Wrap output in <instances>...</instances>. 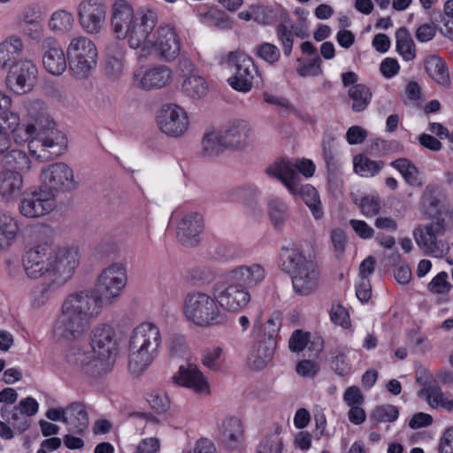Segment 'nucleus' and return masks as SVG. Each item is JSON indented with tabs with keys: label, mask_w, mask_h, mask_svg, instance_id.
I'll list each match as a JSON object with an SVG mask.
<instances>
[{
	"label": "nucleus",
	"mask_w": 453,
	"mask_h": 453,
	"mask_svg": "<svg viewBox=\"0 0 453 453\" xmlns=\"http://www.w3.org/2000/svg\"><path fill=\"white\" fill-rule=\"evenodd\" d=\"M25 43L18 35H10L0 42V69L10 67L22 55Z\"/></svg>",
	"instance_id": "obj_29"
},
{
	"label": "nucleus",
	"mask_w": 453,
	"mask_h": 453,
	"mask_svg": "<svg viewBox=\"0 0 453 453\" xmlns=\"http://www.w3.org/2000/svg\"><path fill=\"white\" fill-rule=\"evenodd\" d=\"M331 365L333 370L341 376L347 375L350 372V365L347 360L346 354L342 350L336 351Z\"/></svg>",
	"instance_id": "obj_56"
},
{
	"label": "nucleus",
	"mask_w": 453,
	"mask_h": 453,
	"mask_svg": "<svg viewBox=\"0 0 453 453\" xmlns=\"http://www.w3.org/2000/svg\"><path fill=\"white\" fill-rule=\"evenodd\" d=\"M296 194H300L304 203L311 209L312 214L316 219H319L322 216V211L320 207V200L319 194L315 188L311 185L301 186L299 184V190Z\"/></svg>",
	"instance_id": "obj_44"
},
{
	"label": "nucleus",
	"mask_w": 453,
	"mask_h": 453,
	"mask_svg": "<svg viewBox=\"0 0 453 453\" xmlns=\"http://www.w3.org/2000/svg\"><path fill=\"white\" fill-rule=\"evenodd\" d=\"M425 67L433 81L444 87H449L450 78L444 60L437 55H430L425 60Z\"/></svg>",
	"instance_id": "obj_31"
},
{
	"label": "nucleus",
	"mask_w": 453,
	"mask_h": 453,
	"mask_svg": "<svg viewBox=\"0 0 453 453\" xmlns=\"http://www.w3.org/2000/svg\"><path fill=\"white\" fill-rule=\"evenodd\" d=\"M23 35L29 40L34 42H41L43 40L44 29L42 22L20 26Z\"/></svg>",
	"instance_id": "obj_59"
},
{
	"label": "nucleus",
	"mask_w": 453,
	"mask_h": 453,
	"mask_svg": "<svg viewBox=\"0 0 453 453\" xmlns=\"http://www.w3.org/2000/svg\"><path fill=\"white\" fill-rule=\"evenodd\" d=\"M68 424H73L74 432L82 434L88 426V418L81 403H73L67 406Z\"/></svg>",
	"instance_id": "obj_40"
},
{
	"label": "nucleus",
	"mask_w": 453,
	"mask_h": 453,
	"mask_svg": "<svg viewBox=\"0 0 453 453\" xmlns=\"http://www.w3.org/2000/svg\"><path fill=\"white\" fill-rule=\"evenodd\" d=\"M74 24V17L71 12L58 9L50 15L47 27L53 35H64L73 31Z\"/></svg>",
	"instance_id": "obj_30"
},
{
	"label": "nucleus",
	"mask_w": 453,
	"mask_h": 453,
	"mask_svg": "<svg viewBox=\"0 0 453 453\" xmlns=\"http://www.w3.org/2000/svg\"><path fill=\"white\" fill-rule=\"evenodd\" d=\"M448 274L445 272L439 273L428 283L427 288L434 294H444L450 290L451 285L447 280Z\"/></svg>",
	"instance_id": "obj_52"
},
{
	"label": "nucleus",
	"mask_w": 453,
	"mask_h": 453,
	"mask_svg": "<svg viewBox=\"0 0 453 453\" xmlns=\"http://www.w3.org/2000/svg\"><path fill=\"white\" fill-rule=\"evenodd\" d=\"M396 50L405 61H411L416 58V47L411 35L404 27L395 32Z\"/></svg>",
	"instance_id": "obj_36"
},
{
	"label": "nucleus",
	"mask_w": 453,
	"mask_h": 453,
	"mask_svg": "<svg viewBox=\"0 0 453 453\" xmlns=\"http://www.w3.org/2000/svg\"><path fill=\"white\" fill-rule=\"evenodd\" d=\"M157 125L168 136L180 137L187 132L189 126L188 112L178 104H165L157 116Z\"/></svg>",
	"instance_id": "obj_17"
},
{
	"label": "nucleus",
	"mask_w": 453,
	"mask_h": 453,
	"mask_svg": "<svg viewBox=\"0 0 453 453\" xmlns=\"http://www.w3.org/2000/svg\"><path fill=\"white\" fill-rule=\"evenodd\" d=\"M30 122L15 134L17 142H28L30 153L37 159H45V153L58 157L67 148V137L56 127L40 101L24 103Z\"/></svg>",
	"instance_id": "obj_4"
},
{
	"label": "nucleus",
	"mask_w": 453,
	"mask_h": 453,
	"mask_svg": "<svg viewBox=\"0 0 453 453\" xmlns=\"http://www.w3.org/2000/svg\"><path fill=\"white\" fill-rule=\"evenodd\" d=\"M24 188V177L18 171H0V203H10L17 200Z\"/></svg>",
	"instance_id": "obj_25"
},
{
	"label": "nucleus",
	"mask_w": 453,
	"mask_h": 453,
	"mask_svg": "<svg viewBox=\"0 0 453 453\" xmlns=\"http://www.w3.org/2000/svg\"><path fill=\"white\" fill-rule=\"evenodd\" d=\"M349 224L360 238L369 239L374 234L373 228L364 220L350 219Z\"/></svg>",
	"instance_id": "obj_63"
},
{
	"label": "nucleus",
	"mask_w": 453,
	"mask_h": 453,
	"mask_svg": "<svg viewBox=\"0 0 453 453\" xmlns=\"http://www.w3.org/2000/svg\"><path fill=\"white\" fill-rule=\"evenodd\" d=\"M358 206L364 216L372 218L380 211V199L376 196H365L362 197Z\"/></svg>",
	"instance_id": "obj_47"
},
{
	"label": "nucleus",
	"mask_w": 453,
	"mask_h": 453,
	"mask_svg": "<svg viewBox=\"0 0 453 453\" xmlns=\"http://www.w3.org/2000/svg\"><path fill=\"white\" fill-rule=\"evenodd\" d=\"M127 280L124 265L113 263L98 274L95 292L82 289L68 294L51 324L52 339L57 342L83 339L101 315L103 306L113 303L121 296Z\"/></svg>",
	"instance_id": "obj_1"
},
{
	"label": "nucleus",
	"mask_w": 453,
	"mask_h": 453,
	"mask_svg": "<svg viewBox=\"0 0 453 453\" xmlns=\"http://www.w3.org/2000/svg\"><path fill=\"white\" fill-rule=\"evenodd\" d=\"M38 81V68L29 58H20L9 67L5 87L12 94L23 96L30 93Z\"/></svg>",
	"instance_id": "obj_12"
},
{
	"label": "nucleus",
	"mask_w": 453,
	"mask_h": 453,
	"mask_svg": "<svg viewBox=\"0 0 453 453\" xmlns=\"http://www.w3.org/2000/svg\"><path fill=\"white\" fill-rule=\"evenodd\" d=\"M256 54L269 64L276 63L280 57V50L274 44L269 42L257 45Z\"/></svg>",
	"instance_id": "obj_49"
},
{
	"label": "nucleus",
	"mask_w": 453,
	"mask_h": 453,
	"mask_svg": "<svg viewBox=\"0 0 453 453\" xmlns=\"http://www.w3.org/2000/svg\"><path fill=\"white\" fill-rule=\"evenodd\" d=\"M172 380L177 385L192 389L197 394L205 395L210 394V386L206 377L194 364L180 365Z\"/></svg>",
	"instance_id": "obj_21"
},
{
	"label": "nucleus",
	"mask_w": 453,
	"mask_h": 453,
	"mask_svg": "<svg viewBox=\"0 0 453 453\" xmlns=\"http://www.w3.org/2000/svg\"><path fill=\"white\" fill-rule=\"evenodd\" d=\"M266 173L279 179L290 193L296 195L299 190V177L295 165L291 162L285 159L277 160L266 169Z\"/></svg>",
	"instance_id": "obj_26"
},
{
	"label": "nucleus",
	"mask_w": 453,
	"mask_h": 453,
	"mask_svg": "<svg viewBox=\"0 0 453 453\" xmlns=\"http://www.w3.org/2000/svg\"><path fill=\"white\" fill-rule=\"evenodd\" d=\"M226 65L231 73L227 79L229 86L238 92L250 91L257 73L253 59L241 52H231L227 56Z\"/></svg>",
	"instance_id": "obj_13"
},
{
	"label": "nucleus",
	"mask_w": 453,
	"mask_h": 453,
	"mask_svg": "<svg viewBox=\"0 0 453 453\" xmlns=\"http://www.w3.org/2000/svg\"><path fill=\"white\" fill-rule=\"evenodd\" d=\"M70 69L74 76L84 79L96 67L97 50L95 43L87 36L73 37L67 46Z\"/></svg>",
	"instance_id": "obj_10"
},
{
	"label": "nucleus",
	"mask_w": 453,
	"mask_h": 453,
	"mask_svg": "<svg viewBox=\"0 0 453 453\" xmlns=\"http://www.w3.org/2000/svg\"><path fill=\"white\" fill-rule=\"evenodd\" d=\"M372 92L365 84L354 85L348 89L351 109L356 112L364 111L372 99Z\"/></svg>",
	"instance_id": "obj_39"
},
{
	"label": "nucleus",
	"mask_w": 453,
	"mask_h": 453,
	"mask_svg": "<svg viewBox=\"0 0 453 453\" xmlns=\"http://www.w3.org/2000/svg\"><path fill=\"white\" fill-rule=\"evenodd\" d=\"M180 91L188 98L196 101L205 98L210 92V84L202 73L188 60L184 61Z\"/></svg>",
	"instance_id": "obj_18"
},
{
	"label": "nucleus",
	"mask_w": 453,
	"mask_h": 453,
	"mask_svg": "<svg viewBox=\"0 0 453 453\" xmlns=\"http://www.w3.org/2000/svg\"><path fill=\"white\" fill-rule=\"evenodd\" d=\"M161 343L159 328L143 322L134 328L129 338L128 370L134 376L141 375L155 358Z\"/></svg>",
	"instance_id": "obj_7"
},
{
	"label": "nucleus",
	"mask_w": 453,
	"mask_h": 453,
	"mask_svg": "<svg viewBox=\"0 0 453 453\" xmlns=\"http://www.w3.org/2000/svg\"><path fill=\"white\" fill-rule=\"evenodd\" d=\"M227 148L225 138L220 131L208 130L202 138V151L203 155L213 157L220 154Z\"/></svg>",
	"instance_id": "obj_35"
},
{
	"label": "nucleus",
	"mask_w": 453,
	"mask_h": 453,
	"mask_svg": "<svg viewBox=\"0 0 453 453\" xmlns=\"http://www.w3.org/2000/svg\"><path fill=\"white\" fill-rule=\"evenodd\" d=\"M281 325V316L279 312H273L265 324L256 321L253 326V334L263 341L276 342V336Z\"/></svg>",
	"instance_id": "obj_33"
},
{
	"label": "nucleus",
	"mask_w": 453,
	"mask_h": 453,
	"mask_svg": "<svg viewBox=\"0 0 453 453\" xmlns=\"http://www.w3.org/2000/svg\"><path fill=\"white\" fill-rule=\"evenodd\" d=\"M42 51V65L52 75H61L66 70V59L64 50L53 36L48 35L40 43Z\"/></svg>",
	"instance_id": "obj_19"
},
{
	"label": "nucleus",
	"mask_w": 453,
	"mask_h": 453,
	"mask_svg": "<svg viewBox=\"0 0 453 453\" xmlns=\"http://www.w3.org/2000/svg\"><path fill=\"white\" fill-rule=\"evenodd\" d=\"M90 350H71L67 363L74 369L100 376L111 370L118 353L119 343L115 329L109 324L96 326L90 333Z\"/></svg>",
	"instance_id": "obj_5"
},
{
	"label": "nucleus",
	"mask_w": 453,
	"mask_h": 453,
	"mask_svg": "<svg viewBox=\"0 0 453 453\" xmlns=\"http://www.w3.org/2000/svg\"><path fill=\"white\" fill-rule=\"evenodd\" d=\"M446 230L445 219L440 216L418 225L413 230V237L418 248L426 254L440 258L449 250V244L442 239Z\"/></svg>",
	"instance_id": "obj_9"
},
{
	"label": "nucleus",
	"mask_w": 453,
	"mask_h": 453,
	"mask_svg": "<svg viewBox=\"0 0 453 453\" xmlns=\"http://www.w3.org/2000/svg\"><path fill=\"white\" fill-rule=\"evenodd\" d=\"M398 417V410L394 405H383L376 407L371 418L377 422H392Z\"/></svg>",
	"instance_id": "obj_50"
},
{
	"label": "nucleus",
	"mask_w": 453,
	"mask_h": 453,
	"mask_svg": "<svg viewBox=\"0 0 453 453\" xmlns=\"http://www.w3.org/2000/svg\"><path fill=\"white\" fill-rule=\"evenodd\" d=\"M117 243L110 239H104L94 247V252L101 257L112 255L117 252Z\"/></svg>",
	"instance_id": "obj_61"
},
{
	"label": "nucleus",
	"mask_w": 453,
	"mask_h": 453,
	"mask_svg": "<svg viewBox=\"0 0 453 453\" xmlns=\"http://www.w3.org/2000/svg\"><path fill=\"white\" fill-rule=\"evenodd\" d=\"M111 28L117 40H125L130 49L139 50L140 58L155 54L170 62L180 52V38L175 27L167 23L157 26L158 14L150 8L134 10L127 0H115L111 5Z\"/></svg>",
	"instance_id": "obj_2"
},
{
	"label": "nucleus",
	"mask_w": 453,
	"mask_h": 453,
	"mask_svg": "<svg viewBox=\"0 0 453 453\" xmlns=\"http://www.w3.org/2000/svg\"><path fill=\"white\" fill-rule=\"evenodd\" d=\"M354 171L362 177H372L382 168L381 162L373 161L364 155H357L353 159Z\"/></svg>",
	"instance_id": "obj_42"
},
{
	"label": "nucleus",
	"mask_w": 453,
	"mask_h": 453,
	"mask_svg": "<svg viewBox=\"0 0 453 453\" xmlns=\"http://www.w3.org/2000/svg\"><path fill=\"white\" fill-rule=\"evenodd\" d=\"M55 207L56 198L52 193L39 186L23 196L19 211L22 216L35 219L49 214Z\"/></svg>",
	"instance_id": "obj_16"
},
{
	"label": "nucleus",
	"mask_w": 453,
	"mask_h": 453,
	"mask_svg": "<svg viewBox=\"0 0 453 453\" xmlns=\"http://www.w3.org/2000/svg\"><path fill=\"white\" fill-rule=\"evenodd\" d=\"M147 401L150 407L159 413L165 412L170 408L169 396L159 390H153L149 393Z\"/></svg>",
	"instance_id": "obj_46"
},
{
	"label": "nucleus",
	"mask_w": 453,
	"mask_h": 453,
	"mask_svg": "<svg viewBox=\"0 0 453 453\" xmlns=\"http://www.w3.org/2000/svg\"><path fill=\"white\" fill-rule=\"evenodd\" d=\"M224 439L230 443L241 442L243 439L242 424L238 418H229L221 425Z\"/></svg>",
	"instance_id": "obj_41"
},
{
	"label": "nucleus",
	"mask_w": 453,
	"mask_h": 453,
	"mask_svg": "<svg viewBox=\"0 0 453 453\" xmlns=\"http://www.w3.org/2000/svg\"><path fill=\"white\" fill-rule=\"evenodd\" d=\"M269 216L274 227L282 228L288 219L286 203L279 199H272L269 203Z\"/></svg>",
	"instance_id": "obj_45"
},
{
	"label": "nucleus",
	"mask_w": 453,
	"mask_h": 453,
	"mask_svg": "<svg viewBox=\"0 0 453 453\" xmlns=\"http://www.w3.org/2000/svg\"><path fill=\"white\" fill-rule=\"evenodd\" d=\"M125 66V49L119 42L108 43L104 49V68L106 74L113 79L119 78Z\"/></svg>",
	"instance_id": "obj_28"
},
{
	"label": "nucleus",
	"mask_w": 453,
	"mask_h": 453,
	"mask_svg": "<svg viewBox=\"0 0 453 453\" xmlns=\"http://www.w3.org/2000/svg\"><path fill=\"white\" fill-rule=\"evenodd\" d=\"M4 169H11L22 173L31 169V161L27 155L19 150H12L2 157Z\"/></svg>",
	"instance_id": "obj_38"
},
{
	"label": "nucleus",
	"mask_w": 453,
	"mask_h": 453,
	"mask_svg": "<svg viewBox=\"0 0 453 453\" xmlns=\"http://www.w3.org/2000/svg\"><path fill=\"white\" fill-rule=\"evenodd\" d=\"M265 278V271L262 265L251 263L236 266L226 273V279L240 285L256 287Z\"/></svg>",
	"instance_id": "obj_22"
},
{
	"label": "nucleus",
	"mask_w": 453,
	"mask_h": 453,
	"mask_svg": "<svg viewBox=\"0 0 453 453\" xmlns=\"http://www.w3.org/2000/svg\"><path fill=\"white\" fill-rule=\"evenodd\" d=\"M77 17L81 27L86 34L98 35L105 27L106 4L104 0H81L77 5Z\"/></svg>",
	"instance_id": "obj_15"
},
{
	"label": "nucleus",
	"mask_w": 453,
	"mask_h": 453,
	"mask_svg": "<svg viewBox=\"0 0 453 453\" xmlns=\"http://www.w3.org/2000/svg\"><path fill=\"white\" fill-rule=\"evenodd\" d=\"M14 408L28 418L37 414L39 403L35 398L27 396L22 398Z\"/></svg>",
	"instance_id": "obj_57"
},
{
	"label": "nucleus",
	"mask_w": 453,
	"mask_h": 453,
	"mask_svg": "<svg viewBox=\"0 0 453 453\" xmlns=\"http://www.w3.org/2000/svg\"><path fill=\"white\" fill-rule=\"evenodd\" d=\"M203 231V218L196 211L184 214L178 223L176 236L184 246L194 247L200 242Z\"/></svg>",
	"instance_id": "obj_20"
},
{
	"label": "nucleus",
	"mask_w": 453,
	"mask_h": 453,
	"mask_svg": "<svg viewBox=\"0 0 453 453\" xmlns=\"http://www.w3.org/2000/svg\"><path fill=\"white\" fill-rule=\"evenodd\" d=\"M282 265L290 275L296 295L307 296L314 293L319 285L320 272L317 264L295 245H285L281 249Z\"/></svg>",
	"instance_id": "obj_6"
},
{
	"label": "nucleus",
	"mask_w": 453,
	"mask_h": 453,
	"mask_svg": "<svg viewBox=\"0 0 453 453\" xmlns=\"http://www.w3.org/2000/svg\"><path fill=\"white\" fill-rule=\"evenodd\" d=\"M213 293L219 308L228 311H238L245 308L251 299V295L247 288L235 281L226 279L213 286Z\"/></svg>",
	"instance_id": "obj_14"
},
{
	"label": "nucleus",
	"mask_w": 453,
	"mask_h": 453,
	"mask_svg": "<svg viewBox=\"0 0 453 453\" xmlns=\"http://www.w3.org/2000/svg\"><path fill=\"white\" fill-rule=\"evenodd\" d=\"M80 259L79 250L74 247L43 242L29 249L22 257L26 276L30 280H45L31 294V307H44L53 294L73 278L80 265Z\"/></svg>",
	"instance_id": "obj_3"
},
{
	"label": "nucleus",
	"mask_w": 453,
	"mask_h": 453,
	"mask_svg": "<svg viewBox=\"0 0 453 453\" xmlns=\"http://www.w3.org/2000/svg\"><path fill=\"white\" fill-rule=\"evenodd\" d=\"M18 233L17 220L10 213L0 211V250L10 247Z\"/></svg>",
	"instance_id": "obj_34"
},
{
	"label": "nucleus",
	"mask_w": 453,
	"mask_h": 453,
	"mask_svg": "<svg viewBox=\"0 0 453 453\" xmlns=\"http://www.w3.org/2000/svg\"><path fill=\"white\" fill-rule=\"evenodd\" d=\"M43 19V11L38 4L27 6L20 16V26L42 22Z\"/></svg>",
	"instance_id": "obj_48"
},
{
	"label": "nucleus",
	"mask_w": 453,
	"mask_h": 453,
	"mask_svg": "<svg viewBox=\"0 0 453 453\" xmlns=\"http://www.w3.org/2000/svg\"><path fill=\"white\" fill-rule=\"evenodd\" d=\"M297 73L302 77L318 76L322 73L321 60L316 56L309 63L301 64L296 70Z\"/></svg>",
	"instance_id": "obj_54"
},
{
	"label": "nucleus",
	"mask_w": 453,
	"mask_h": 453,
	"mask_svg": "<svg viewBox=\"0 0 453 453\" xmlns=\"http://www.w3.org/2000/svg\"><path fill=\"white\" fill-rule=\"evenodd\" d=\"M222 134L228 149L242 150L250 144L253 131L246 120L235 119L226 127Z\"/></svg>",
	"instance_id": "obj_23"
},
{
	"label": "nucleus",
	"mask_w": 453,
	"mask_h": 453,
	"mask_svg": "<svg viewBox=\"0 0 453 453\" xmlns=\"http://www.w3.org/2000/svg\"><path fill=\"white\" fill-rule=\"evenodd\" d=\"M426 395L428 404L432 408H442L448 411H453V395L442 392L440 388L422 389L418 395Z\"/></svg>",
	"instance_id": "obj_37"
},
{
	"label": "nucleus",
	"mask_w": 453,
	"mask_h": 453,
	"mask_svg": "<svg viewBox=\"0 0 453 453\" xmlns=\"http://www.w3.org/2000/svg\"><path fill=\"white\" fill-rule=\"evenodd\" d=\"M397 169L404 180L411 186H421L422 181L418 176L417 167L406 158H399L391 163Z\"/></svg>",
	"instance_id": "obj_43"
},
{
	"label": "nucleus",
	"mask_w": 453,
	"mask_h": 453,
	"mask_svg": "<svg viewBox=\"0 0 453 453\" xmlns=\"http://www.w3.org/2000/svg\"><path fill=\"white\" fill-rule=\"evenodd\" d=\"M39 177L40 186L52 193L55 198L58 194L73 191L80 185L73 168L64 162L51 163L43 166Z\"/></svg>",
	"instance_id": "obj_11"
},
{
	"label": "nucleus",
	"mask_w": 453,
	"mask_h": 453,
	"mask_svg": "<svg viewBox=\"0 0 453 453\" xmlns=\"http://www.w3.org/2000/svg\"><path fill=\"white\" fill-rule=\"evenodd\" d=\"M182 310L186 319L196 326L208 327L223 321L214 294L200 290L189 291L184 297Z\"/></svg>",
	"instance_id": "obj_8"
},
{
	"label": "nucleus",
	"mask_w": 453,
	"mask_h": 453,
	"mask_svg": "<svg viewBox=\"0 0 453 453\" xmlns=\"http://www.w3.org/2000/svg\"><path fill=\"white\" fill-rule=\"evenodd\" d=\"M319 370V365L313 360H302L296 367L297 374L304 378H313Z\"/></svg>",
	"instance_id": "obj_58"
},
{
	"label": "nucleus",
	"mask_w": 453,
	"mask_h": 453,
	"mask_svg": "<svg viewBox=\"0 0 453 453\" xmlns=\"http://www.w3.org/2000/svg\"><path fill=\"white\" fill-rule=\"evenodd\" d=\"M223 354V349L219 346H215L211 349H207L202 357V364L213 371L219 369V360Z\"/></svg>",
	"instance_id": "obj_51"
},
{
	"label": "nucleus",
	"mask_w": 453,
	"mask_h": 453,
	"mask_svg": "<svg viewBox=\"0 0 453 453\" xmlns=\"http://www.w3.org/2000/svg\"><path fill=\"white\" fill-rule=\"evenodd\" d=\"M309 333H304L302 330H296L288 341L289 349L294 352H300L303 350L309 342Z\"/></svg>",
	"instance_id": "obj_55"
},
{
	"label": "nucleus",
	"mask_w": 453,
	"mask_h": 453,
	"mask_svg": "<svg viewBox=\"0 0 453 453\" xmlns=\"http://www.w3.org/2000/svg\"><path fill=\"white\" fill-rule=\"evenodd\" d=\"M276 348V342L258 339L247 358V365L253 371H261L272 360Z\"/></svg>",
	"instance_id": "obj_27"
},
{
	"label": "nucleus",
	"mask_w": 453,
	"mask_h": 453,
	"mask_svg": "<svg viewBox=\"0 0 453 453\" xmlns=\"http://www.w3.org/2000/svg\"><path fill=\"white\" fill-rule=\"evenodd\" d=\"M331 319L342 326V327H349L350 326V320L348 311L342 305L333 306L330 311Z\"/></svg>",
	"instance_id": "obj_60"
},
{
	"label": "nucleus",
	"mask_w": 453,
	"mask_h": 453,
	"mask_svg": "<svg viewBox=\"0 0 453 453\" xmlns=\"http://www.w3.org/2000/svg\"><path fill=\"white\" fill-rule=\"evenodd\" d=\"M12 104V97L0 90V119L6 125L5 128L9 129L15 135L19 131H22V128H19V115L11 111Z\"/></svg>",
	"instance_id": "obj_32"
},
{
	"label": "nucleus",
	"mask_w": 453,
	"mask_h": 453,
	"mask_svg": "<svg viewBox=\"0 0 453 453\" xmlns=\"http://www.w3.org/2000/svg\"><path fill=\"white\" fill-rule=\"evenodd\" d=\"M172 71L165 65H157L134 75L137 87L144 90L159 89L167 86L172 80Z\"/></svg>",
	"instance_id": "obj_24"
},
{
	"label": "nucleus",
	"mask_w": 453,
	"mask_h": 453,
	"mask_svg": "<svg viewBox=\"0 0 453 453\" xmlns=\"http://www.w3.org/2000/svg\"><path fill=\"white\" fill-rule=\"evenodd\" d=\"M440 453H453V426L447 428L440 440Z\"/></svg>",
	"instance_id": "obj_64"
},
{
	"label": "nucleus",
	"mask_w": 453,
	"mask_h": 453,
	"mask_svg": "<svg viewBox=\"0 0 453 453\" xmlns=\"http://www.w3.org/2000/svg\"><path fill=\"white\" fill-rule=\"evenodd\" d=\"M11 422L12 426L20 434L27 431L31 425L28 418L19 412L14 407L12 411Z\"/></svg>",
	"instance_id": "obj_62"
},
{
	"label": "nucleus",
	"mask_w": 453,
	"mask_h": 453,
	"mask_svg": "<svg viewBox=\"0 0 453 453\" xmlns=\"http://www.w3.org/2000/svg\"><path fill=\"white\" fill-rule=\"evenodd\" d=\"M160 449V439L156 436H150L139 441L135 448V453H158Z\"/></svg>",
	"instance_id": "obj_53"
}]
</instances>
